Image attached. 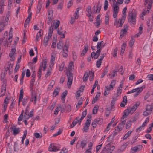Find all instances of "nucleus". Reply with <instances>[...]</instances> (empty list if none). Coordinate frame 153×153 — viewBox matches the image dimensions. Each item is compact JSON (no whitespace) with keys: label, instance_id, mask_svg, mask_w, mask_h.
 <instances>
[{"label":"nucleus","instance_id":"f257e3e1","mask_svg":"<svg viewBox=\"0 0 153 153\" xmlns=\"http://www.w3.org/2000/svg\"><path fill=\"white\" fill-rule=\"evenodd\" d=\"M102 44L100 42H97L96 48L97 49L96 52L93 51L91 53V56L92 58H94V59H96L99 57L100 55L101 51V48H102Z\"/></svg>","mask_w":153,"mask_h":153},{"label":"nucleus","instance_id":"f03ea898","mask_svg":"<svg viewBox=\"0 0 153 153\" xmlns=\"http://www.w3.org/2000/svg\"><path fill=\"white\" fill-rule=\"evenodd\" d=\"M136 14L132 12V11H130L128 13V22L131 25L136 23Z\"/></svg>","mask_w":153,"mask_h":153},{"label":"nucleus","instance_id":"7ed1b4c3","mask_svg":"<svg viewBox=\"0 0 153 153\" xmlns=\"http://www.w3.org/2000/svg\"><path fill=\"white\" fill-rule=\"evenodd\" d=\"M113 2V17L114 18H116L118 14L119 10V7L117 4L116 1L114 0Z\"/></svg>","mask_w":153,"mask_h":153},{"label":"nucleus","instance_id":"20e7f679","mask_svg":"<svg viewBox=\"0 0 153 153\" xmlns=\"http://www.w3.org/2000/svg\"><path fill=\"white\" fill-rule=\"evenodd\" d=\"M67 75L68 78L67 85L68 88H69V87L71 86L73 78V74L71 73H67Z\"/></svg>","mask_w":153,"mask_h":153},{"label":"nucleus","instance_id":"39448f33","mask_svg":"<svg viewBox=\"0 0 153 153\" xmlns=\"http://www.w3.org/2000/svg\"><path fill=\"white\" fill-rule=\"evenodd\" d=\"M16 50L15 48H12L11 51H10L9 56L11 58L10 60L11 61H13L15 59V56L16 55Z\"/></svg>","mask_w":153,"mask_h":153},{"label":"nucleus","instance_id":"423d86ee","mask_svg":"<svg viewBox=\"0 0 153 153\" xmlns=\"http://www.w3.org/2000/svg\"><path fill=\"white\" fill-rule=\"evenodd\" d=\"M143 148L142 145H138L134 147H132L131 149V150L133 151L131 152L132 153H135L137 152L140 151Z\"/></svg>","mask_w":153,"mask_h":153},{"label":"nucleus","instance_id":"0eeeda50","mask_svg":"<svg viewBox=\"0 0 153 153\" xmlns=\"http://www.w3.org/2000/svg\"><path fill=\"white\" fill-rule=\"evenodd\" d=\"M86 144L87 143L85 140L81 141L80 145L79 143L78 142L76 145V148L79 149L81 146L83 149H84L85 147Z\"/></svg>","mask_w":153,"mask_h":153},{"label":"nucleus","instance_id":"6e6552de","mask_svg":"<svg viewBox=\"0 0 153 153\" xmlns=\"http://www.w3.org/2000/svg\"><path fill=\"white\" fill-rule=\"evenodd\" d=\"M10 128H11L12 130L13 131V133L14 135H16L18 134L20 132L19 128L14 127V126H13L12 125H11Z\"/></svg>","mask_w":153,"mask_h":153},{"label":"nucleus","instance_id":"1a4fd4ad","mask_svg":"<svg viewBox=\"0 0 153 153\" xmlns=\"http://www.w3.org/2000/svg\"><path fill=\"white\" fill-rule=\"evenodd\" d=\"M128 28V26L127 25H124L123 29L121 30L120 37H123L124 36V34H126V33L127 30Z\"/></svg>","mask_w":153,"mask_h":153},{"label":"nucleus","instance_id":"9d476101","mask_svg":"<svg viewBox=\"0 0 153 153\" xmlns=\"http://www.w3.org/2000/svg\"><path fill=\"white\" fill-rule=\"evenodd\" d=\"M59 150V149L56 146L52 145L51 144L48 148V150L49 151L57 152Z\"/></svg>","mask_w":153,"mask_h":153},{"label":"nucleus","instance_id":"9b49d317","mask_svg":"<svg viewBox=\"0 0 153 153\" xmlns=\"http://www.w3.org/2000/svg\"><path fill=\"white\" fill-rule=\"evenodd\" d=\"M7 25V23H4V18L1 19L0 21V32L4 30V28Z\"/></svg>","mask_w":153,"mask_h":153},{"label":"nucleus","instance_id":"f8f14e48","mask_svg":"<svg viewBox=\"0 0 153 153\" xmlns=\"http://www.w3.org/2000/svg\"><path fill=\"white\" fill-rule=\"evenodd\" d=\"M102 119L98 118L95 119L92 122L91 124H100L102 123Z\"/></svg>","mask_w":153,"mask_h":153},{"label":"nucleus","instance_id":"ddd939ff","mask_svg":"<svg viewBox=\"0 0 153 153\" xmlns=\"http://www.w3.org/2000/svg\"><path fill=\"white\" fill-rule=\"evenodd\" d=\"M73 62H71L69 64L68 66V69L67 67H65V68L66 69L67 72V73H71V71H72L73 69Z\"/></svg>","mask_w":153,"mask_h":153},{"label":"nucleus","instance_id":"4468645a","mask_svg":"<svg viewBox=\"0 0 153 153\" xmlns=\"http://www.w3.org/2000/svg\"><path fill=\"white\" fill-rule=\"evenodd\" d=\"M125 19V18H123L122 17H121V19H119L117 21V23H119L120 25L118 26L117 25L116 27H122L123 25Z\"/></svg>","mask_w":153,"mask_h":153},{"label":"nucleus","instance_id":"2eb2a0df","mask_svg":"<svg viewBox=\"0 0 153 153\" xmlns=\"http://www.w3.org/2000/svg\"><path fill=\"white\" fill-rule=\"evenodd\" d=\"M38 4V5L37 6V10L36 13H39L42 4V2L40 0H39Z\"/></svg>","mask_w":153,"mask_h":153},{"label":"nucleus","instance_id":"dca6fc26","mask_svg":"<svg viewBox=\"0 0 153 153\" xmlns=\"http://www.w3.org/2000/svg\"><path fill=\"white\" fill-rule=\"evenodd\" d=\"M31 97L30 99V101L32 102L34 100V104H36V95L34 93H31Z\"/></svg>","mask_w":153,"mask_h":153},{"label":"nucleus","instance_id":"f3484780","mask_svg":"<svg viewBox=\"0 0 153 153\" xmlns=\"http://www.w3.org/2000/svg\"><path fill=\"white\" fill-rule=\"evenodd\" d=\"M53 26L54 23L53 24H51V27L49 28V32L48 33V36L49 37H51V36H52V34L53 33Z\"/></svg>","mask_w":153,"mask_h":153},{"label":"nucleus","instance_id":"a211bd4d","mask_svg":"<svg viewBox=\"0 0 153 153\" xmlns=\"http://www.w3.org/2000/svg\"><path fill=\"white\" fill-rule=\"evenodd\" d=\"M52 36L49 37L48 36H48L44 38V45L45 46H46L48 45V41L50 39Z\"/></svg>","mask_w":153,"mask_h":153},{"label":"nucleus","instance_id":"6ab92c4d","mask_svg":"<svg viewBox=\"0 0 153 153\" xmlns=\"http://www.w3.org/2000/svg\"><path fill=\"white\" fill-rule=\"evenodd\" d=\"M120 83L119 86V87L118 88V89L117 91V96H119V95L121 93V89L122 88L123 86V83L121 82Z\"/></svg>","mask_w":153,"mask_h":153},{"label":"nucleus","instance_id":"aec40b11","mask_svg":"<svg viewBox=\"0 0 153 153\" xmlns=\"http://www.w3.org/2000/svg\"><path fill=\"white\" fill-rule=\"evenodd\" d=\"M91 114H88L87 116V120L85 124H90L91 123Z\"/></svg>","mask_w":153,"mask_h":153},{"label":"nucleus","instance_id":"412c9836","mask_svg":"<svg viewBox=\"0 0 153 153\" xmlns=\"http://www.w3.org/2000/svg\"><path fill=\"white\" fill-rule=\"evenodd\" d=\"M63 46V43L62 40H60L58 42L57 44V47L58 49H61Z\"/></svg>","mask_w":153,"mask_h":153},{"label":"nucleus","instance_id":"4be33fe9","mask_svg":"<svg viewBox=\"0 0 153 153\" xmlns=\"http://www.w3.org/2000/svg\"><path fill=\"white\" fill-rule=\"evenodd\" d=\"M100 92H97V94L95 97V98L93 99L92 100V104H94L95 102L98 100V98L100 97Z\"/></svg>","mask_w":153,"mask_h":153},{"label":"nucleus","instance_id":"5701e85b","mask_svg":"<svg viewBox=\"0 0 153 153\" xmlns=\"http://www.w3.org/2000/svg\"><path fill=\"white\" fill-rule=\"evenodd\" d=\"M47 62V60L45 59H43L42 60V66L43 67V71H45L46 69V65Z\"/></svg>","mask_w":153,"mask_h":153},{"label":"nucleus","instance_id":"b1692460","mask_svg":"<svg viewBox=\"0 0 153 153\" xmlns=\"http://www.w3.org/2000/svg\"><path fill=\"white\" fill-rule=\"evenodd\" d=\"M33 109H32L30 112V113L28 114H27L24 117L25 118L27 119L29 118V117H31L33 116Z\"/></svg>","mask_w":153,"mask_h":153},{"label":"nucleus","instance_id":"393cba45","mask_svg":"<svg viewBox=\"0 0 153 153\" xmlns=\"http://www.w3.org/2000/svg\"><path fill=\"white\" fill-rule=\"evenodd\" d=\"M86 11L88 13V14L87 15L88 16H91L92 11L91 10V7L90 6H88L86 9Z\"/></svg>","mask_w":153,"mask_h":153},{"label":"nucleus","instance_id":"a878e982","mask_svg":"<svg viewBox=\"0 0 153 153\" xmlns=\"http://www.w3.org/2000/svg\"><path fill=\"white\" fill-rule=\"evenodd\" d=\"M88 45L86 44L84 46V49L82 50L81 55H85L86 53L88 50Z\"/></svg>","mask_w":153,"mask_h":153},{"label":"nucleus","instance_id":"bb28decb","mask_svg":"<svg viewBox=\"0 0 153 153\" xmlns=\"http://www.w3.org/2000/svg\"><path fill=\"white\" fill-rule=\"evenodd\" d=\"M6 84H3L2 86V89L1 90V94L2 95H4L5 93Z\"/></svg>","mask_w":153,"mask_h":153},{"label":"nucleus","instance_id":"cd10ccee","mask_svg":"<svg viewBox=\"0 0 153 153\" xmlns=\"http://www.w3.org/2000/svg\"><path fill=\"white\" fill-rule=\"evenodd\" d=\"M6 74V73L4 72L3 74H1V80L3 82V84H5L6 82V79L4 78V76Z\"/></svg>","mask_w":153,"mask_h":153},{"label":"nucleus","instance_id":"c85d7f7f","mask_svg":"<svg viewBox=\"0 0 153 153\" xmlns=\"http://www.w3.org/2000/svg\"><path fill=\"white\" fill-rule=\"evenodd\" d=\"M55 57L53 55H52L51 56V60L50 61V64H51V65H52V66H53V65L54 63V62L55 60Z\"/></svg>","mask_w":153,"mask_h":153},{"label":"nucleus","instance_id":"c756f323","mask_svg":"<svg viewBox=\"0 0 153 153\" xmlns=\"http://www.w3.org/2000/svg\"><path fill=\"white\" fill-rule=\"evenodd\" d=\"M59 88L56 87V89L54 90V91L53 94V96L56 97L58 94L59 91Z\"/></svg>","mask_w":153,"mask_h":153},{"label":"nucleus","instance_id":"7c9ffc66","mask_svg":"<svg viewBox=\"0 0 153 153\" xmlns=\"http://www.w3.org/2000/svg\"><path fill=\"white\" fill-rule=\"evenodd\" d=\"M90 125H85L83 126V128L82 129L83 131L85 132H88L89 129V127Z\"/></svg>","mask_w":153,"mask_h":153},{"label":"nucleus","instance_id":"2f4dec72","mask_svg":"<svg viewBox=\"0 0 153 153\" xmlns=\"http://www.w3.org/2000/svg\"><path fill=\"white\" fill-rule=\"evenodd\" d=\"M127 7H124V8L123 10V11H122L123 15L121 17L125 19L126 18V10H127Z\"/></svg>","mask_w":153,"mask_h":153},{"label":"nucleus","instance_id":"473e14b6","mask_svg":"<svg viewBox=\"0 0 153 153\" xmlns=\"http://www.w3.org/2000/svg\"><path fill=\"white\" fill-rule=\"evenodd\" d=\"M99 107L98 106L95 105L93 108L92 110V114H95L97 112V110L98 109Z\"/></svg>","mask_w":153,"mask_h":153},{"label":"nucleus","instance_id":"72a5a7b5","mask_svg":"<svg viewBox=\"0 0 153 153\" xmlns=\"http://www.w3.org/2000/svg\"><path fill=\"white\" fill-rule=\"evenodd\" d=\"M88 73L85 72L83 77V81L85 82L87 81L88 79Z\"/></svg>","mask_w":153,"mask_h":153},{"label":"nucleus","instance_id":"f704fd0d","mask_svg":"<svg viewBox=\"0 0 153 153\" xmlns=\"http://www.w3.org/2000/svg\"><path fill=\"white\" fill-rule=\"evenodd\" d=\"M67 90H65L62 93L61 96V99L62 100H64V101H65V99L64 98H65V96L67 95Z\"/></svg>","mask_w":153,"mask_h":153},{"label":"nucleus","instance_id":"c9c22d12","mask_svg":"<svg viewBox=\"0 0 153 153\" xmlns=\"http://www.w3.org/2000/svg\"><path fill=\"white\" fill-rule=\"evenodd\" d=\"M61 108V105L60 104H59L57 105L55 109V111H54V114L55 115H57L58 114V112L59 111V108Z\"/></svg>","mask_w":153,"mask_h":153},{"label":"nucleus","instance_id":"e433bc0d","mask_svg":"<svg viewBox=\"0 0 153 153\" xmlns=\"http://www.w3.org/2000/svg\"><path fill=\"white\" fill-rule=\"evenodd\" d=\"M122 129V127L118 125L117 127H115L114 130L118 132H119Z\"/></svg>","mask_w":153,"mask_h":153},{"label":"nucleus","instance_id":"4c0bfd02","mask_svg":"<svg viewBox=\"0 0 153 153\" xmlns=\"http://www.w3.org/2000/svg\"><path fill=\"white\" fill-rule=\"evenodd\" d=\"M102 60L100 59H98L96 62V65L97 68L100 67L101 65L102 61Z\"/></svg>","mask_w":153,"mask_h":153},{"label":"nucleus","instance_id":"58836bf2","mask_svg":"<svg viewBox=\"0 0 153 153\" xmlns=\"http://www.w3.org/2000/svg\"><path fill=\"white\" fill-rule=\"evenodd\" d=\"M132 131H129L127 132L124 136L123 140L126 139L128 137L130 134L132 133Z\"/></svg>","mask_w":153,"mask_h":153},{"label":"nucleus","instance_id":"ea45409f","mask_svg":"<svg viewBox=\"0 0 153 153\" xmlns=\"http://www.w3.org/2000/svg\"><path fill=\"white\" fill-rule=\"evenodd\" d=\"M116 82V81L114 80H113L111 83L109 85V90H110L111 89H113V86H114Z\"/></svg>","mask_w":153,"mask_h":153},{"label":"nucleus","instance_id":"a19ab883","mask_svg":"<svg viewBox=\"0 0 153 153\" xmlns=\"http://www.w3.org/2000/svg\"><path fill=\"white\" fill-rule=\"evenodd\" d=\"M34 135L36 138H40L42 137V135L41 133L39 134L38 132L34 133Z\"/></svg>","mask_w":153,"mask_h":153},{"label":"nucleus","instance_id":"79ce46f5","mask_svg":"<svg viewBox=\"0 0 153 153\" xmlns=\"http://www.w3.org/2000/svg\"><path fill=\"white\" fill-rule=\"evenodd\" d=\"M98 83V81L97 80H96L95 81V83L92 89L91 90V94H93V93L94 92V89L96 88Z\"/></svg>","mask_w":153,"mask_h":153},{"label":"nucleus","instance_id":"37998d69","mask_svg":"<svg viewBox=\"0 0 153 153\" xmlns=\"http://www.w3.org/2000/svg\"><path fill=\"white\" fill-rule=\"evenodd\" d=\"M134 39L133 38V36L131 37V39L129 42V46L131 47H132V46H133V45L134 44Z\"/></svg>","mask_w":153,"mask_h":153},{"label":"nucleus","instance_id":"c03bdc74","mask_svg":"<svg viewBox=\"0 0 153 153\" xmlns=\"http://www.w3.org/2000/svg\"><path fill=\"white\" fill-rule=\"evenodd\" d=\"M41 30H42L41 29H40L36 35V40L37 41H38L39 40V37H40L41 36Z\"/></svg>","mask_w":153,"mask_h":153},{"label":"nucleus","instance_id":"a18cd8bd","mask_svg":"<svg viewBox=\"0 0 153 153\" xmlns=\"http://www.w3.org/2000/svg\"><path fill=\"white\" fill-rule=\"evenodd\" d=\"M108 6V4L107 0H105L104 2V9L105 10H107Z\"/></svg>","mask_w":153,"mask_h":153},{"label":"nucleus","instance_id":"49530a36","mask_svg":"<svg viewBox=\"0 0 153 153\" xmlns=\"http://www.w3.org/2000/svg\"><path fill=\"white\" fill-rule=\"evenodd\" d=\"M62 129H59L58 131L57 132V133H55L54 134H53V137H56V136H58V135H59L60 134L62 133Z\"/></svg>","mask_w":153,"mask_h":153},{"label":"nucleus","instance_id":"de8ad7c7","mask_svg":"<svg viewBox=\"0 0 153 153\" xmlns=\"http://www.w3.org/2000/svg\"><path fill=\"white\" fill-rule=\"evenodd\" d=\"M48 18H52L53 16V13L52 10H48Z\"/></svg>","mask_w":153,"mask_h":153},{"label":"nucleus","instance_id":"09e8293b","mask_svg":"<svg viewBox=\"0 0 153 153\" xmlns=\"http://www.w3.org/2000/svg\"><path fill=\"white\" fill-rule=\"evenodd\" d=\"M131 113V111L129 108L126 109L124 111V114L127 116L128 115L129 113Z\"/></svg>","mask_w":153,"mask_h":153},{"label":"nucleus","instance_id":"8fccbe9b","mask_svg":"<svg viewBox=\"0 0 153 153\" xmlns=\"http://www.w3.org/2000/svg\"><path fill=\"white\" fill-rule=\"evenodd\" d=\"M137 118L135 117H134L132 119H130L129 121V123H128V124H131L133 122L137 120Z\"/></svg>","mask_w":153,"mask_h":153},{"label":"nucleus","instance_id":"3c124183","mask_svg":"<svg viewBox=\"0 0 153 153\" xmlns=\"http://www.w3.org/2000/svg\"><path fill=\"white\" fill-rule=\"evenodd\" d=\"M23 89H22L20 90V93L19 94V99L22 100L23 97Z\"/></svg>","mask_w":153,"mask_h":153},{"label":"nucleus","instance_id":"603ef678","mask_svg":"<svg viewBox=\"0 0 153 153\" xmlns=\"http://www.w3.org/2000/svg\"><path fill=\"white\" fill-rule=\"evenodd\" d=\"M79 119V117H77L73 120L72 124H76L78 123V119Z\"/></svg>","mask_w":153,"mask_h":153},{"label":"nucleus","instance_id":"864d4df0","mask_svg":"<svg viewBox=\"0 0 153 153\" xmlns=\"http://www.w3.org/2000/svg\"><path fill=\"white\" fill-rule=\"evenodd\" d=\"M100 7L101 6L99 5V2L98 3V4L97 7V9L96 11V12L99 13L100 12L101 9Z\"/></svg>","mask_w":153,"mask_h":153},{"label":"nucleus","instance_id":"5fc2aeb1","mask_svg":"<svg viewBox=\"0 0 153 153\" xmlns=\"http://www.w3.org/2000/svg\"><path fill=\"white\" fill-rule=\"evenodd\" d=\"M152 108V106L150 105H146V110H147L148 111H150L151 112Z\"/></svg>","mask_w":153,"mask_h":153},{"label":"nucleus","instance_id":"6e6d98bb","mask_svg":"<svg viewBox=\"0 0 153 153\" xmlns=\"http://www.w3.org/2000/svg\"><path fill=\"white\" fill-rule=\"evenodd\" d=\"M153 2V0H150L149 3L148 4V6L147 7L148 9H150L152 5Z\"/></svg>","mask_w":153,"mask_h":153},{"label":"nucleus","instance_id":"4d7b16f0","mask_svg":"<svg viewBox=\"0 0 153 153\" xmlns=\"http://www.w3.org/2000/svg\"><path fill=\"white\" fill-rule=\"evenodd\" d=\"M151 113V112L150 111H148L146 110V111H144L143 113V115L145 116H146L149 114H150Z\"/></svg>","mask_w":153,"mask_h":153},{"label":"nucleus","instance_id":"13d9d810","mask_svg":"<svg viewBox=\"0 0 153 153\" xmlns=\"http://www.w3.org/2000/svg\"><path fill=\"white\" fill-rule=\"evenodd\" d=\"M109 16L108 15H106L105 16V24L106 25H108L109 23L108 21H109Z\"/></svg>","mask_w":153,"mask_h":153},{"label":"nucleus","instance_id":"bf43d9fd","mask_svg":"<svg viewBox=\"0 0 153 153\" xmlns=\"http://www.w3.org/2000/svg\"><path fill=\"white\" fill-rule=\"evenodd\" d=\"M63 6V2H61L59 3L57 8L59 9H62Z\"/></svg>","mask_w":153,"mask_h":153},{"label":"nucleus","instance_id":"052dcab7","mask_svg":"<svg viewBox=\"0 0 153 153\" xmlns=\"http://www.w3.org/2000/svg\"><path fill=\"white\" fill-rule=\"evenodd\" d=\"M62 27H61L59 28H58L57 30V33L59 35H61L62 34Z\"/></svg>","mask_w":153,"mask_h":153},{"label":"nucleus","instance_id":"680f3d73","mask_svg":"<svg viewBox=\"0 0 153 153\" xmlns=\"http://www.w3.org/2000/svg\"><path fill=\"white\" fill-rule=\"evenodd\" d=\"M13 66V65H11V64H9L8 63V64L7 65V67H6L5 68V71H7L8 70H10V67L11 68H12Z\"/></svg>","mask_w":153,"mask_h":153},{"label":"nucleus","instance_id":"e2e57ef3","mask_svg":"<svg viewBox=\"0 0 153 153\" xmlns=\"http://www.w3.org/2000/svg\"><path fill=\"white\" fill-rule=\"evenodd\" d=\"M28 98H24L22 100V105L23 106H25L27 101Z\"/></svg>","mask_w":153,"mask_h":153},{"label":"nucleus","instance_id":"0e129e2a","mask_svg":"<svg viewBox=\"0 0 153 153\" xmlns=\"http://www.w3.org/2000/svg\"><path fill=\"white\" fill-rule=\"evenodd\" d=\"M145 125H142V126H140L139 128L136 129V132H137L140 131L142 128L145 126Z\"/></svg>","mask_w":153,"mask_h":153},{"label":"nucleus","instance_id":"69168bd1","mask_svg":"<svg viewBox=\"0 0 153 153\" xmlns=\"http://www.w3.org/2000/svg\"><path fill=\"white\" fill-rule=\"evenodd\" d=\"M129 109H130V110L131 111V113H133L136 109H137V107H135L134 106H133L132 108L129 107Z\"/></svg>","mask_w":153,"mask_h":153},{"label":"nucleus","instance_id":"338daca9","mask_svg":"<svg viewBox=\"0 0 153 153\" xmlns=\"http://www.w3.org/2000/svg\"><path fill=\"white\" fill-rule=\"evenodd\" d=\"M51 68H50V69H48L47 70V72L45 74V76L47 77L48 76H49L51 73Z\"/></svg>","mask_w":153,"mask_h":153},{"label":"nucleus","instance_id":"774afa93","mask_svg":"<svg viewBox=\"0 0 153 153\" xmlns=\"http://www.w3.org/2000/svg\"><path fill=\"white\" fill-rule=\"evenodd\" d=\"M82 104V100H80L79 101V102L76 105V107L78 108L79 107H80V105H81Z\"/></svg>","mask_w":153,"mask_h":153}]
</instances>
